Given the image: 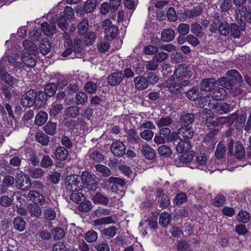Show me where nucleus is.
Listing matches in <instances>:
<instances>
[{
  "instance_id": "a878e982",
  "label": "nucleus",
  "mask_w": 251,
  "mask_h": 251,
  "mask_svg": "<svg viewBox=\"0 0 251 251\" xmlns=\"http://www.w3.org/2000/svg\"><path fill=\"white\" fill-rule=\"evenodd\" d=\"M142 152L145 157L149 160H151L156 156L155 151L149 145H142Z\"/></svg>"
},
{
  "instance_id": "f3484780",
  "label": "nucleus",
  "mask_w": 251,
  "mask_h": 251,
  "mask_svg": "<svg viewBox=\"0 0 251 251\" xmlns=\"http://www.w3.org/2000/svg\"><path fill=\"white\" fill-rule=\"evenodd\" d=\"M174 75L177 78L180 79L182 77H189L192 75V72L188 70V67L185 64L180 65L175 70Z\"/></svg>"
},
{
  "instance_id": "39448f33",
  "label": "nucleus",
  "mask_w": 251,
  "mask_h": 251,
  "mask_svg": "<svg viewBox=\"0 0 251 251\" xmlns=\"http://www.w3.org/2000/svg\"><path fill=\"white\" fill-rule=\"evenodd\" d=\"M247 119V116L245 114H243L240 116L237 114H233L228 117H222L220 119V123L221 124H228L227 126L233 124L234 126H239L244 124Z\"/></svg>"
},
{
  "instance_id": "ddd939ff",
  "label": "nucleus",
  "mask_w": 251,
  "mask_h": 251,
  "mask_svg": "<svg viewBox=\"0 0 251 251\" xmlns=\"http://www.w3.org/2000/svg\"><path fill=\"white\" fill-rule=\"evenodd\" d=\"M124 79V74L123 72L119 71L112 73L107 78L108 84L114 86L119 85Z\"/></svg>"
},
{
  "instance_id": "37998d69",
  "label": "nucleus",
  "mask_w": 251,
  "mask_h": 251,
  "mask_svg": "<svg viewBox=\"0 0 251 251\" xmlns=\"http://www.w3.org/2000/svg\"><path fill=\"white\" fill-rule=\"evenodd\" d=\"M14 227L19 231H23L25 227V223L24 219L21 217H16L13 221Z\"/></svg>"
},
{
  "instance_id": "6e6552de",
  "label": "nucleus",
  "mask_w": 251,
  "mask_h": 251,
  "mask_svg": "<svg viewBox=\"0 0 251 251\" xmlns=\"http://www.w3.org/2000/svg\"><path fill=\"white\" fill-rule=\"evenodd\" d=\"M34 108L37 109L42 108L44 107L48 100V98L45 93L42 91H38L36 92L34 90Z\"/></svg>"
},
{
  "instance_id": "603ef678",
  "label": "nucleus",
  "mask_w": 251,
  "mask_h": 251,
  "mask_svg": "<svg viewBox=\"0 0 251 251\" xmlns=\"http://www.w3.org/2000/svg\"><path fill=\"white\" fill-rule=\"evenodd\" d=\"M195 116L192 113H186L180 118V122L183 126H189L192 124L194 121Z\"/></svg>"
},
{
  "instance_id": "4c0bfd02",
  "label": "nucleus",
  "mask_w": 251,
  "mask_h": 251,
  "mask_svg": "<svg viewBox=\"0 0 251 251\" xmlns=\"http://www.w3.org/2000/svg\"><path fill=\"white\" fill-rule=\"evenodd\" d=\"M159 155L164 158H170L172 155V151L170 147L163 145L158 149Z\"/></svg>"
},
{
  "instance_id": "7ed1b4c3",
  "label": "nucleus",
  "mask_w": 251,
  "mask_h": 251,
  "mask_svg": "<svg viewBox=\"0 0 251 251\" xmlns=\"http://www.w3.org/2000/svg\"><path fill=\"white\" fill-rule=\"evenodd\" d=\"M80 180L81 181L82 188L87 189L88 191H95L98 188L97 180L92 174L88 172L84 171L79 176Z\"/></svg>"
},
{
  "instance_id": "72a5a7b5",
  "label": "nucleus",
  "mask_w": 251,
  "mask_h": 251,
  "mask_svg": "<svg viewBox=\"0 0 251 251\" xmlns=\"http://www.w3.org/2000/svg\"><path fill=\"white\" fill-rule=\"evenodd\" d=\"M175 36V31L171 28H168L162 31L161 39L164 42H170L174 39Z\"/></svg>"
},
{
  "instance_id": "6e6d98bb",
  "label": "nucleus",
  "mask_w": 251,
  "mask_h": 251,
  "mask_svg": "<svg viewBox=\"0 0 251 251\" xmlns=\"http://www.w3.org/2000/svg\"><path fill=\"white\" fill-rule=\"evenodd\" d=\"M158 51V48L152 45L145 46L143 48V52L146 55H155Z\"/></svg>"
},
{
  "instance_id": "b1692460",
  "label": "nucleus",
  "mask_w": 251,
  "mask_h": 251,
  "mask_svg": "<svg viewBox=\"0 0 251 251\" xmlns=\"http://www.w3.org/2000/svg\"><path fill=\"white\" fill-rule=\"evenodd\" d=\"M68 151L64 147H57L54 153L55 158L60 161L66 160L68 156Z\"/></svg>"
},
{
  "instance_id": "c03bdc74",
  "label": "nucleus",
  "mask_w": 251,
  "mask_h": 251,
  "mask_svg": "<svg viewBox=\"0 0 251 251\" xmlns=\"http://www.w3.org/2000/svg\"><path fill=\"white\" fill-rule=\"evenodd\" d=\"M222 87H219L214 89L213 90V96H212L215 100H223L227 95V93L225 89Z\"/></svg>"
},
{
  "instance_id": "0e129e2a",
  "label": "nucleus",
  "mask_w": 251,
  "mask_h": 251,
  "mask_svg": "<svg viewBox=\"0 0 251 251\" xmlns=\"http://www.w3.org/2000/svg\"><path fill=\"white\" fill-rule=\"evenodd\" d=\"M169 57V54L164 51L157 52L152 58L159 64L165 61Z\"/></svg>"
},
{
  "instance_id": "2f4dec72",
  "label": "nucleus",
  "mask_w": 251,
  "mask_h": 251,
  "mask_svg": "<svg viewBox=\"0 0 251 251\" xmlns=\"http://www.w3.org/2000/svg\"><path fill=\"white\" fill-rule=\"evenodd\" d=\"M97 0H87L83 7L82 8L81 12L87 13L93 11L97 7Z\"/></svg>"
},
{
  "instance_id": "dca6fc26",
  "label": "nucleus",
  "mask_w": 251,
  "mask_h": 251,
  "mask_svg": "<svg viewBox=\"0 0 251 251\" xmlns=\"http://www.w3.org/2000/svg\"><path fill=\"white\" fill-rule=\"evenodd\" d=\"M27 197L35 204L42 205L45 201L44 197L36 191H30L27 195Z\"/></svg>"
},
{
  "instance_id": "7c9ffc66",
  "label": "nucleus",
  "mask_w": 251,
  "mask_h": 251,
  "mask_svg": "<svg viewBox=\"0 0 251 251\" xmlns=\"http://www.w3.org/2000/svg\"><path fill=\"white\" fill-rule=\"evenodd\" d=\"M27 172L29 177L33 178H41L44 173L41 168L31 167L28 168Z\"/></svg>"
},
{
  "instance_id": "473e14b6",
  "label": "nucleus",
  "mask_w": 251,
  "mask_h": 251,
  "mask_svg": "<svg viewBox=\"0 0 251 251\" xmlns=\"http://www.w3.org/2000/svg\"><path fill=\"white\" fill-rule=\"evenodd\" d=\"M23 46L28 54H35L37 51V47L32 41L28 40H25L23 43Z\"/></svg>"
},
{
  "instance_id": "aec40b11",
  "label": "nucleus",
  "mask_w": 251,
  "mask_h": 251,
  "mask_svg": "<svg viewBox=\"0 0 251 251\" xmlns=\"http://www.w3.org/2000/svg\"><path fill=\"white\" fill-rule=\"evenodd\" d=\"M245 30V25H238L236 23L230 25V35L235 38H239L241 36V32Z\"/></svg>"
},
{
  "instance_id": "052dcab7",
  "label": "nucleus",
  "mask_w": 251,
  "mask_h": 251,
  "mask_svg": "<svg viewBox=\"0 0 251 251\" xmlns=\"http://www.w3.org/2000/svg\"><path fill=\"white\" fill-rule=\"evenodd\" d=\"M63 109V105L62 104L56 103L52 105L50 108L49 114L50 117H55L56 115L59 114L61 111Z\"/></svg>"
},
{
  "instance_id": "f8f14e48",
  "label": "nucleus",
  "mask_w": 251,
  "mask_h": 251,
  "mask_svg": "<svg viewBox=\"0 0 251 251\" xmlns=\"http://www.w3.org/2000/svg\"><path fill=\"white\" fill-rule=\"evenodd\" d=\"M186 96L187 98L191 100L196 101L200 99L201 101L203 102V100H206V102H207V98L202 97V94L201 93V91L199 90L197 87H193L191 89L185 92Z\"/></svg>"
},
{
  "instance_id": "4468645a",
  "label": "nucleus",
  "mask_w": 251,
  "mask_h": 251,
  "mask_svg": "<svg viewBox=\"0 0 251 251\" xmlns=\"http://www.w3.org/2000/svg\"><path fill=\"white\" fill-rule=\"evenodd\" d=\"M217 83L218 80L216 81L213 78L202 79L200 83L201 91L210 92L214 90Z\"/></svg>"
},
{
  "instance_id": "423d86ee",
  "label": "nucleus",
  "mask_w": 251,
  "mask_h": 251,
  "mask_svg": "<svg viewBox=\"0 0 251 251\" xmlns=\"http://www.w3.org/2000/svg\"><path fill=\"white\" fill-rule=\"evenodd\" d=\"M202 12L201 6L199 5L194 6L192 9L184 8L183 15L180 16L179 19L181 21H184L186 18L193 19L201 15Z\"/></svg>"
},
{
  "instance_id": "bb28decb",
  "label": "nucleus",
  "mask_w": 251,
  "mask_h": 251,
  "mask_svg": "<svg viewBox=\"0 0 251 251\" xmlns=\"http://www.w3.org/2000/svg\"><path fill=\"white\" fill-rule=\"evenodd\" d=\"M27 210L31 217H39L41 215V209L38 204L30 203L27 206Z\"/></svg>"
},
{
  "instance_id": "bf43d9fd",
  "label": "nucleus",
  "mask_w": 251,
  "mask_h": 251,
  "mask_svg": "<svg viewBox=\"0 0 251 251\" xmlns=\"http://www.w3.org/2000/svg\"><path fill=\"white\" fill-rule=\"evenodd\" d=\"M226 149V147L219 143L218 144L217 149L215 151V155L216 158L218 159H222L224 157Z\"/></svg>"
},
{
  "instance_id": "a211bd4d",
  "label": "nucleus",
  "mask_w": 251,
  "mask_h": 251,
  "mask_svg": "<svg viewBox=\"0 0 251 251\" xmlns=\"http://www.w3.org/2000/svg\"><path fill=\"white\" fill-rule=\"evenodd\" d=\"M0 80L9 85H13L17 80L3 69H0Z\"/></svg>"
},
{
  "instance_id": "69168bd1",
  "label": "nucleus",
  "mask_w": 251,
  "mask_h": 251,
  "mask_svg": "<svg viewBox=\"0 0 251 251\" xmlns=\"http://www.w3.org/2000/svg\"><path fill=\"white\" fill-rule=\"evenodd\" d=\"M96 170L101 173L104 176H110L111 172L110 170L106 166L102 164H97L95 166Z\"/></svg>"
},
{
  "instance_id": "9d476101",
  "label": "nucleus",
  "mask_w": 251,
  "mask_h": 251,
  "mask_svg": "<svg viewBox=\"0 0 251 251\" xmlns=\"http://www.w3.org/2000/svg\"><path fill=\"white\" fill-rule=\"evenodd\" d=\"M126 146L120 141H114L111 145V152L117 157L123 156L126 153Z\"/></svg>"
},
{
  "instance_id": "8fccbe9b",
  "label": "nucleus",
  "mask_w": 251,
  "mask_h": 251,
  "mask_svg": "<svg viewBox=\"0 0 251 251\" xmlns=\"http://www.w3.org/2000/svg\"><path fill=\"white\" fill-rule=\"evenodd\" d=\"M187 199V196L186 194L181 192L176 195L174 199L173 202L175 205H178L186 202Z\"/></svg>"
},
{
  "instance_id": "864d4df0",
  "label": "nucleus",
  "mask_w": 251,
  "mask_h": 251,
  "mask_svg": "<svg viewBox=\"0 0 251 251\" xmlns=\"http://www.w3.org/2000/svg\"><path fill=\"white\" fill-rule=\"evenodd\" d=\"M68 84V79L66 77L59 75L55 83V85L58 89H63Z\"/></svg>"
},
{
  "instance_id": "4d7b16f0",
  "label": "nucleus",
  "mask_w": 251,
  "mask_h": 251,
  "mask_svg": "<svg viewBox=\"0 0 251 251\" xmlns=\"http://www.w3.org/2000/svg\"><path fill=\"white\" fill-rule=\"evenodd\" d=\"M88 21L86 19H84L82 21L79 22L77 25L78 32L80 35L84 34L88 30Z\"/></svg>"
},
{
  "instance_id": "e433bc0d",
  "label": "nucleus",
  "mask_w": 251,
  "mask_h": 251,
  "mask_svg": "<svg viewBox=\"0 0 251 251\" xmlns=\"http://www.w3.org/2000/svg\"><path fill=\"white\" fill-rule=\"evenodd\" d=\"M39 48L41 53L45 55L51 50V45L49 40L46 38L42 40V42L40 43Z\"/></svg>"
},
{
  "instance_id": "a19ab883",
  "label": "nucleus",
  "mask_w": 251,
  "mask_h": 251,
  "mask_svg": "<svg viewBox=\"0 0 251 251\" xmlns=\"http://www.w3.org/2000/svg\"><path fill=\"white\" fill-rule=\"evenodd\" d=\"M171 221V215L166 212H162L159 216V224L163 227L167 226Z\"/></svg>"
},
{
  "instance_id": "a18cd8bd",
  "label": "nucleus",
  "mask_w": 251,
  "mask_h": 251,
  "mask_svg": "<svg viewBox=\"0 0 251 251\" xmlns=\"http://www.w3.org/2000/svg\"><path fill=\"white\" fill-rule=\"evenodd\" d=\"M195 152L193 151H187L182 153L180 156L179 160L183 163H188L192 160L194 157Z\"/></svg>"
},
{
  "instance_id": "5701e85b",
  "label": "nucleus",
  "mask_w": 251,
  "mask_h": 251,
  "mask_svg": "<svg viewBox=\"0 0 251 251\" xmlns=\"http://www.w3.org/2000/svg\"><path fill=\"white\" fill-rule=\"evenodd\" d=\"M134 82L136 89L142 91L148 88L149 84L145 77L142 76H137L134 78Z\"/></svg>"
},
{
  "instance_id": "13d9d810",
  "label": "nucleus",
  "mask_w": 251,
  "mask_h": 251,
  "mask_svg": "<svg viewBox=\"0 0 251 251\" xmlns=\"http://www.w3.org/2000/svg\"><path fill=\"white\" fill-rule=\"evenodd\" d=\"M96 38V35L94 32L91 31L87 33L83 38L84 45L87 46L92 45L94 43Z\"/></svg>"
},
{
  "instance_id": "2eb2a0df",
  "label": "nucleus",
  "mask_w": 251,
  "mask_h": 251,
  "mask_svg": "<svg viewBox=\"0 0 251 251\" xmlns=\"http://www.w3.org/2000/svg\"><path fill=\"white\" fill-rule=\"evenodd\" d=\"M41 29L44 35L50 37L52 36L56 32V26L55 23L44 22L41 25Z\"/></svg>"
},
{
  "instance_id": "de8ad7c7",
  "label": "nucleus",
  "mask_w": 251,
  "mask_h": 251,
  "mask_svg": "<svg viewBox=\"0 0 251 251\" xmlns=\"http://www.w3.org/2000/svg\"><path fill=\"white\" fill-rule=\"evenodd\" d=\"M69 195L70 200L77 204L84 201L86 198L83 194L79 192V191L74 192L73 193L70 194Z\"/></svg>"
},
{
  "instance_id": "c85d7f7f",
  "label": "nucleus",
  "mask_w": 251,
  "mask_h": 251,
  "mask_svg": "<svg viewBox=\"0 0 251 251\" xmlns=\"http://www.w3.org/2000/svg\"><path fill=\"white\" fill-rule=\"evenodd\" d=\"M57 89V87L55 83H48L45 85L43 92L48 98H50L55 95Z\"/></svg>"
},
{
  "instance_id": "0eeeda50",
  "label": "nucleus",
  "mask_w": 251,
  "mask_h": 251,
  "mask_svg": "<svg viewBox=\"0 0 251 251\" xmlns=\"http://www.w3.org/2000/svg\"><path fill=\"white\" fill-rule=\"evenodd\" d=\"M16 184L21 189H29L31 186V182L28 175L23 173L18 174L16 179Z\"/></svg>"
},
{
  "instance_id": "f704fd0d",
  "label": "nucleus",
  "mask_w": 251,
  "mask_h": 251,
  "mask_svg": "<svg viewBox=\"0 0 251 251\" xmlns=\"http://www.w3.org/2000/svg\"><path fill=\"white\" fill-rule=\"evenodd\" d=\"M92 200L95 204H102L104 205L107 204L109 201L107 197L98 192L93 196Z\"/></svg>"
},
{
  "instance_id": "412c9836",
  "label": "nucleus",
  "mask_w": 251,
  "mask_h": 251,
  "mask_svg": "<svg viewBox=\"0 0 251 251\" xmlns=\"http://www.w3.org/2000/svg\"><path fill=\"white\" fill-rule=\"evenodd\" d=\"M23 67L25 66L28 68H33L37 63L36 57L35 54H28L22 58Z\"/></svg>"
},
{
  "instance_id": "c756f323",
  "label": "nucleus",
  "mask_w": 251,
  "mask_h": 251,
  "mask_svg": "<svg viewBox=\"0 0 251 251\" xmlns=\"http://www.w3.org/2000/svg\"><path fill=\"white\" fill-rule=\"evenodd\" d=\"M230 105L224 102H220L217 103L215 113L217 114H223L227 113L229 111Z\"/></svg>"
},
{
  "instance_id": "5fc2aeb1",
  "label": "nucleus",
  "mask_w": 251,
  "mask_h": 251,
  "mask_svg": "<svg viewBox=\"0 0 251 251\" xmlns=\"http://www.w3.org/2000/svg\"><path fill=\"white\" fill-rule=\"evenodd\" d=\"M191 32L195 34L197 37H201L203 34L202 31V28L201 26L197 23H192L191 25Z\"/></svg>"
},
{
  "instance_id": "f257e3e1",
  "label": "nucleus",
  "mask_w": 251,
  "mask_h": 251,
  "mask_svg": "<svg viewBox=\"0 0 251 251\" xmlns=\"http://www.w3.org/2000/svg\"><path fill=\"white\" fill-rule=\"evenodd\" d=\"M243 81L241 75L235 69L228 71L226 77H222L218 79V84L227 90L232 89L234 86Z\"/></svg>"
},
{
  "instance_id": "338daca9",
  "label": "nucleus",
  "mask_w": 251,
  "mask_h": 251,
  "mask_svg": "<svg viewBox=\"0 0 251 251\" xmlns=\"http://www.w3.org/2000/svg\"><path fill=\"white\" fill-rule=\"evenodd\" d=\"M79 113V108L76 106H71L65 110V115L70 117H75Z\"/></svg>"
},
{
  "instance_id": "49530a36",
  "label": "nucleus",
  "mask_w": 251,
  "mask_h": 251,
  "mask_svg": "<svg viewBox=\"0 0 251 251\" xmlns=\"http://www.w3.org/2000/svg\"><path fill=\"white\" fill-rule=\"evenodd\" d=\"M117 227L112 226L107 228L102 229L100 230V232L102 235L112 238L117 234Z\"/></svg>"
},
{
  "instance_id": "58836bf2",
  "label": "nucleus",
  "mask_w": 251,
  "mask_h": 251,
  "mask_svg": "<svg viewBox=\"0 0 251 251\" xmlns=\"http://www.w3.org/2000/svg\"><path fill=\"white\" fill-rule=\"evenodd\" d=\"M218 31L221 35L226 36L230 33V25L226 21L221 23L218 27Z\"/></svg>"
},
{
  "instance_id": "393cba45",
  "label": "nucleus",
  "mask_w": 251,
  "mask_h": 251,
  "mask_svg": "<svg viewBox=\"0 0 251 251\" xmlns=\"http://www.w3.org/2000/svg\"><path fill=\"white\" fill-rule=\"evenodd\" d=\"M180 140V141L176 147V150L178 153H182L184 152L189 151L191 149L192 146L190 141Z\"/></svg>"
},
{
  "instance_id": "f03ea898",
  "label": "nucleus",
  "mask_w": 251,
  "mask_h": 251,
  "mask_svg": "<svg viewBox=\"0 0 251 251\" xmlns=\"http://www.w3.org/2000/svg\"><path fill=\"white\" fill-rule=\"evenodd\" d=\"M79 176L73 175L68 176L65 182V191L70 195L74 192H78L82 189Z\"/></svg>"
},
{
  "instance_id": "6ab92c4d",
  "label": "nucleus",
  "mask_w": 251,
  "mask_h": 251,
  "mask_svg": "<svg viewBox=\"0 0 251 251\" xmlns=\"http://www.w3.org/2000/svg\"><path fill=\"white\" fill-rule=\"evenodd\" d=\"M115 223V222L113 219L112 216L102 217L101 218L96 219L93 221L94 228L96 230L100 229V228L98 227V226H101L105 225L114 224Z\"/></svg>"
},
{
  "instance_id": "20e7f679",
  "label": "nucleus",
  "mask_w": 251,
  "mask_h": 251,
  "mask_svg": "<svg viewBox=\"0 0 251 251\" xmlns=\"http://www.w3.org/2000/svg\"><path fill=\"white\" fill-rule=\"evenodd\" d=\"M102 26L104 28L105 38L106 40H112L117 36L118 27L112 24L110 19H105L102 23Z\"/></svg>"
},
{
  "instance_id": "e2e57ef3",
  "label": "nucleus",
  "mask_w": 251,
  "mask_h": 251,
  "mask_svg": "<svg viewBox=\"0 0 251 251\" xmlns=\"http://www.w3.org/2000/svg\"><path fill=\"white\" fill-rule=\"evenodd\" d=\"M84 238L89 243L94 242L98 239V233L94 230H89L85 233Z\"/></svg>"
},
{
  "instance_id": "c9c22d12",
  "label": "nucleus",
  "mask_w": 251,
  "mask_h": 251,
  "mask_svg": "<svg viewBox=\"0 0 251 251\" xmlns=\"http://www.w3.org/2000/svg\"><path fill=\"white\" fill-rule=\"evenodd\" d=\"M48 118V114L43 111H40L36 116L34 122L36 126H42L47 122Z\"/></svg>"
},
{
  "instance_id": "cd10ccee",
  "label": "nucleus",
  "mask_w": 251,
  "mask_h": 251,
  "mask_svg": "<svg viewBox=\"0 0 251 251\" xmlns=\"http://www.w3.org/2000/svg\"><path fill=\"white\" fill-rule=\"evenodd\" d=\"M16 178H15L13 176H11L10 174L5 176L2 179V187L1 191L5 192V191L7 190V188L12 187L14 185V183H16Z\"/></svg>"
},
{
  "instance_id": "4be33fe9",
  "label": "nucleus",
  "mask_w": 251,
  "mask_h": 251,
  "mask_svg": "<svg viewBox=\"0 0 251 251\" xmlns=\"http://www.w3.org/2000/svg\"><path fill=\"white\" fill-rule=\"evenodd\" d=\"M128 138L130 144H135V148H136L137 150L140 149V143L142 142L143 141L136 134L135 130L133 129L129 130V134Z\"/></svg>"
},
{
  "instance_id": "1a4fd4ad",
  "label": "nucleus",
  "mask_w": 251,
  "mask_h": 251,
  "mask_svg": "<svg viewBox=\"0 0 251 251\" xmlns=\"http://www.w3.org/2000/svg\"><path fill=\"white\" fill-rule=\"evenodd\" d=\"M191 84V82L189 80H180L177 83L170 84L168 87L171 92L179 93H181L185 89L186 87L189 86Z\"/></svg>"
},
{
  "instance_id": "680f3d73",
  "label": "nucleus",
  "mask_w": 251,
  "mask_h": 251,
  "mask_svg": "<svg viewBox=\"0 0 251 251\" xmlns=\"http://www.w3.org/2000/svg\"><path fill=\"white\" fill-rule=\"evenodd\" d=\"M91 160H93L97 162H100L104 159L103 155L99 151L96 150L90 153Z\"/></svg>"
},
{
  "instance_id": "3c124183",
  "label": "nucleus",
  "mask_w": 251,
  "mask_h": 251,
  "mask_svg": "<svg viewBox=\"0 0 251 251\" xmlns=\"http://www.w3.org/2000/svg\"><path fill=\"white\" fill-rule=\"evenodd\" d=\"M78 204V209L80 212H88L91 210L92 203L86 198L84 201L80 202Z\"/></svg>"
},
{
  "instance_id": "09e8293b",
  "label": "nucleus",
  "mask_w": 251,
  "mask_h": 251,
  "mask_svg": "<svg viewBox=\"0 0 251 251\" xmlns=\"http://www.w3.org/2000/svg\"><path fill=\"white\" fill-rule=\"evenodd\" d=\"M35 138L42 146L48 145L49 142V136L42 132H38L35 135Z\"/></svg>"
},
{
  "instance_id": "79ce46f5",
  "label": "nucleus",
  "mask_w": 251,
  "mask_h": 251,
  "mask_svg": "<svg viewBox=\"0 0 251 251\" xmlns=\"http://www.w3.org/2000/svg\"><path fill=\"white\" fill-rule=\"evenodd\" d=\"M233 154L237 159H242L245 156V152L243 146L240 143L237 142L235 147V151Z\"/></svg>"
},
{
  "instance_id": "ea45409f",
  "label": "nucleus",
  "mask_w": 251,
  "mask_h": 251,
  "mask_svg": "<svg viewBox=\"0 0 251 251\" xmlns=\"http://www.w3.org/2000/svg\"><path fill=\"white\" fill-rule=\"evenodd\" d=\"M178 130L179 134L182 133L181 135L185 140L191 138L194 134V132L192 130V126H181Z\"/></svg>"
},
{
  "instance_id": "9b49d317",
  "label": "nucleus",
  "mask_w": 251,
  "mask_h": 251,
  "mask_svg": "<svg viewBox=\"0 0 251 251\" xmlns=\"http://www.w3.org/2000/svg\"><path fill=\"white\" fill-rule=\"evenodd\" d=\"M34 90H29L21 97V104L24 107H34Z\"/></svg>"
},
{
  "instance_id": "774afa93",
  "label": "nucleus",
  "mask_w": 251,
  "mask_h": 251,
  "mask_svg": "<svg viewBox=\"0 0 251 251\" xmlns=\"http://www.w3.org/2000/svg\"><path fill=\"white\" fill-rule=\"evenodd\" d=\"M145 66L148 70L156 71L159 67V64L152 58L151 60L145 62Z\"/></svg>"
}]
</instances>
